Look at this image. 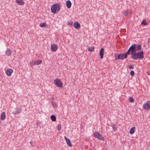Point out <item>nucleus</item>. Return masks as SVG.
<instances>
[{
    "mask_svg": "<svg viewBox=\"0 0 150 150\" xmlns=\"http://www.w3.org/2000/svg\"><path fill=\"white\" fill-rule=\"evenodd\" d=\"M136 48L132 59L135 60H142L144 58L143 52L142 51H140L142 49V45L140 44H136Z\"/></svg>",
    "mask_w": 150,
    "mask_h": 150,
    "instance_id": "1",
    "label": "nucleus"
},
{
    "mask_svg": "<svg viewBox=\"0 0 150 150\" xmlns=\"http://www.w3.org/2000/svg\"><path fill=\"white\" fill-rule=\"evenodd\" d=\"M136 44H134L132 45L129 48L128 50L124 54L125 55V57H127V55H129L130 52V54L131 55V58L132 57L133 54L134 52L135 49L136 48Z\"/></svg>",
    "mask_w": 150,
    "mask_h": 150,
    "instance_id": "2",
    "label": "nucleus"
},
{
    "mask_svg": "<svg viewBox=\"0 0 150 150\" xmlns=\"http://www.w3.org/2000/svg\"><path fill=\"white\" fill-rule=\"evenodd\" d=\"M60 6L58 3L53 4L51 8V11L54 14L56 13L57 12H58L60 11Z\"/></svg>",
    "mask_w": 150,
    "mask_h": 150,
    "instance_id": "3",
    "label": "nucleus"
},
{
    "mask_svg": "<svg viewBox=\"0 0 150 150\" xmlns=\"http://www.w3.org/2000/svg\"><path fill=\"white\" fill-rule=\"evenodd\" d=\"M115 57L116 60H117V59H123L127 58L125 57V54L123 53H121L120 54H115Z\"/></svg>",
    "mask_w": 150,
    "mask_h": 150,
    "instance_id": "4",
    "label": "nucleus"
},
{
    "mask_svg": "<svg viewBox=\"0 0 150 150\" xmlns=\"http://www.w3.org/2000/svg\"><path fill=\"white\" fill-rule=\"evenodd\" d=\"M54 84L57 87H62V83L58 79L54 80Z\"/></svg>",
    "mask_w": 150,
    "mask_h": 150,
    "instance_id": "5",
    "label": "nucleus"
},
{
    "mask_svg": "<svg viewBox=\"0 0 150 150\" xmlns=\"http://www.w3.org/2000/svg\"><path fill=\"white\" fill-rule=\"evenodd\" d=\"M143 107L145 110H150V101H147L146 103H144L143 105Z\"/></svg>",
    "mask_w": 150,
    "mask_h": 150,
    "instance_id": "6",
    "label": "nucleus"
},
{
    "mask_svg": "<svg viewBox=\"0 0 150 150\" xmlns=\"http://www.w3.org/2000/svg\"><path fill=\"white\" fill-rule=\"evenodd\" d=\"M94 136L95 137L97 138L100 140L102 141H103L104 140V138L103 137L102 135L100 134L98 132H96L95 133Z\"/></svg>",
    "mask_w": 150,
    "mask_h": 150,
    "instance_id": "7",
    "label": "nucleus"
},
{
    "mask_svg": "<svg viewBox=\"0 0 150 150\" xmlns=\"http://www.w3.org/2000/svg\"><path fill=\"white\" fill-rule=\"evenodd\" d=\"M13 70L11 69H8L6 71L5 73L8 76H11Z\"/></svg>",
    "mask_w": 150,
    "mask_h": 150,
    "instance_id": "8",
    "label": "nucleus"
},
{
    "mask_svg": "<svg viewBox=\"0 0 150 150\" xmlns=\"http://www.w3.org/2000/svg\"><path fill=\"white\" fill-rule=\"evenodd\" d=\"M21 108H17L15 109L14 110L13 112L12 113L14 115L18 114L20 113L21 111Z\"/></svg>",
    "mask_w": 150,
    "mask_h": 150,
    "instance_id": "9",
    "label": "nucleus"
},
{
    "mask_svg": "<svg viewBox=\"0 0 150 150\" xmlns=\"http://www.w3.org/2000/svg\"><path fill=\"white\" fill-rule=\"evenodd\" d=\"M57 46L56 44H52L51 45V50L52 51H56L57 50Z\"/></svg>",
    "mask_w": 150,
    "mask_h": 150,
    "instance_id": "10",
    "label": "nucleus"
},
{
    "mask_svg": "<svg viewBox=\"0 0 150 150\" xmlns=\"http://www.w3.org/2000/svg\"><path fill=\"white\" fill-rule=\"evenodd\" d=\"M64 138L66 142L67 145L69 146H72V144L70 140L66 136L64 137Z\"/></svg>",
    "mask_w": 150,
    "mask_h": 150,
    "instance_id": "11",
    "label": "nucleus"
},
{
    "mask_svg": "<svg viewBox=\"0 0 150 150\" xmlns=\"http://www.w3.org/2000/svg\"><path fill=\"white\" fill-rule=\"evenodd\" d=\"M73 26L76 29H79L81 27L80 23L77 22H76L74 23Z\"/></svg>",
    "mask_w": 150,
    "mask_h": 150,
    "instance_id": "12",
    "label": "nucleus"
},
{
    "mask_svg": "<svg viewBox=\"0 0 150 150\" xmlns=\"http://www.w3.org/2000/svg\"><path fill=\"white\" fill-rule=\"evenodd\" d=\"M104 52V49L103 48H101L100 51V56L101 59L103 58Z\"/></svg>",
    "mask_w": 150,
    "mask_h": 150,
    "instance_id": "13",
    "label": "nucleus"
},
{
    "mask_svg": "<svg viewBox=\"0 0 150 150\" xmlns=\"http://www.w3.org/2000/svg\"><path fill=\"white\" fill-rule=\"evenodd\" d=\"M16 3L18 5H23L24 4L23 0H16Z\"/></svg>",
    "mask_w": 150,
    "mask_h": 150,
    "instance_id": "14",
    "label": "nucleus"
},
{
    "mask_svg": "<svg viewBox=\"0 0 150 150\" xmlns=\"http://www.w3.org/2000/svg\"><path fill=\"white\" fill-rule=\"evenodd\" d=\"M66 6L68 8H69L71 7V2L69 0H68L67 1L66 3Z\"/></svg>",
    "mask_w": 150,
    "mask_h": 150,
    "instance_id": "15",
    "label": "nucleus"
},
{
    "mask_svg": "<svg viewBox=\"0 0 150 150\" xmlns=\"http://www.w3.org/2000/svg\"><path fill=\"white\" fill-rule=\"evenodd\" d=\"M6 118V115L4 112H3L1 114V120H4Z\"/></svg>",
    "mask_w": 150,
    "mask_h": 150,
    "instance_id": "16",
    "label": "nucleus"
},
{
    "mask_svg": "<svg viewBox=\"0 0 150 150\" xmlns=\"http://www.w3.org/2000/svg\"><path fill=\"white\" fill-rule=\"evenodd\" d=\"M6 53L7 55L9 56L11 54V51L8 48H7Z\"/></svg>",
    "mask_w": 150,
    "mask_h": 150,
    "instance_id": "17",
    "label": "nucleus"
},
{
    "mask_svg": "<svg viewBox=\"0 0 150 150\" xmlns=\"http://www.w3.org/2000/svg\"><path fill=\"white\" fill-rule=\"evenodd\" d=\"M42 63V61L41 60H39L38 59L36 61H35L34 62V64H36L38 65L41 64Z\"/></svg>",
    "mask_w": 150,
    "mask_h": 150,
    "instance_id": "18",
    "label": "nucleus"
},
{
    "mask_svg": "<svg viewBox=\"0 0 150 150\" xmlns=\"http://www.w3.org/2000/svg\"><path fill=\"white\" fill-rule=\"evenodd\" d=\"M135 131L134 127H132L131 128L129 131V133L131 134H133L134 133Z\"/></svg>",
    "mask_w": 150,
    "mask_h": 150,
    "instance_id": "19",
    "label": "nucleus"
},
{
    "mask_svg": "<svg viewBox=\"0 0 150 150\" xmlns=\"http://www.w3.org/2000/svg\"><path fill=\"white\" fill-rule=\"evenodd\" d=\"M50 118L51 120L53 121H56V117L55 116L53 115H52L51 116Z\"/></svg>",
    "mask_w": 150,
    "mask_h": 150,
    "instance_id": "20",
    "label": "nucleus"
},
{
    "mask_svg": "<svg viewBox=\"0 0 150 150\" xmlns=\"http://www.w3.org/2000/svg\"><path fill=\"white\" fill-rule=\"evenodd\" d=\"M88 51L90 52H92L94 50V48L93 47H89L88 48Z\"/></svg>",
    "mask_w": 150,
    "mask_h": 150,
    "instance_id": "21",
    "label": "nucleus"
},
{
    "mask_svg": "<svg viewBox=\"0 0 150 150\" xmlns=\"http://www.w3.org/2000/svg\"><path fill=\"white\" fill-rule=\"evenodd\" d=\"M52 105V107L54 108H56L57 107V105L54 102H51Z\"/></svg>",
    "mask_w": 150,
    "mask_h": 150,
    "instance_id": "22",
    "label": "nucleus"
},
{
    "mask_svg": "<svg viewBox=\"0 0 150 150\" xmlns=\"http://www.w3.org/2000/svg\"><path fill=\"white\" fill-rule=\"evenodd\" d=\"M112 127L114 131L115 132L117 130V127L116 125H113Z\"/></svg>",
    "mask_w": 150,
    "mask_h": 150,
    "instance_id": "23",
    "label": "nucleus"
},
{
    "mask_svg": "<svg viewBox=\"0 0 150 150\" xmlns=\"http://www.w3.org/2000/svg\"><path fill=\"white\" fill-rule=\"evenodd\" d=\"M129 100L130 102L133 103L134 101L133 98L132 97H129Z\"/></svg>",
    "mask_w": 150,
    "mask_h": 150,
    "instance_id": "24",
    "label": "nucleus"
},
{
    "mask_svg": "<svg viewBox=\"0 0 150 150\" xmlns=\"http://www.w3.org/2000/svg\"><path fill=\"white\" fill-rule=\"evenodd\" d=\"M61 125L60 124H58L57 126V130L58 131H59L61 129Z\"/></svg>",
    "mask_w": 150,
    "mask_h": 150,
    "instance_id": "25",
    "label": "nucleus"
},
{
    "mask_svg": "<svg viewBox=\"0 0 150 150\" xmlns=\"http://www.w3.org/2000/svg\"><path fill=\"white\" fill-rule=\"evenodd\" d=\"M40 26L42 27L45 26V23H41L40 24Z\"/></svg>",
    "mask_w": 150,
    "mask_h": 150,
    "instance_id": "26",
    "label": "nucleus"
},
{
    "mask_svg": "<svg viewBox=\"0 0 150 150\" xmlns=\"http://www.w3.org/2000/svg\"><path fill=\"white\" fill-rule=\"evenodd\" d=\"M67 24L69 25H71L73 24V22L71 21H68Z\"/></svg>",
    "mask_w": 150,
    "mask_h": 150,
    "instance_id": "27",
    "label": "nucleus"
},
{
    "mask_svg": "<svg viewBox=\"0 0 150 150\" xmlns=\"http://www.w3.org/2000/svg\"><path fill=\"white\" fill-rule=\"evenodd\" d=\"M134 74V71L131 70L130 72V74L132 76H133Z\"/></svg>",
    "mask_w": 150,
    "mask_h": 150,
    "instance_id": "28",
    "label": "nucleus"
},
{
    "mask_svg": "<svg viewBox=\"0 0 150 150\" xmlns=\"http://www.w3.org/2000/svg\"><path fill=\"white\" fill-rule=\"evenodd\" d=\"M141 24H144V25H146L147 23L144 20H143L142 21V22L141 23Z\"/></svg>",
    "mask_w": 150,
    "mask_h": 150,
    "instance_id": "29",
    "label": "nucleus"
},
{
    "mask_svg": "<svg viewBox=\"0 0 150 150\" xmlns=\"http://www.w3.org/2000/svg\"><path fill=\"white\" fill-rule=\"evenodd\" d=\"M128 14V10H127L126 11H125V12L124 13V14L125 16H127Z\"/></svg>",
    "mask_w": 150,
    "mask_h": 150,
    "instance_id": "30",
    "label": "nucleus"
},
{
    "mask_svg": "<svg viewBox=\"0 0 150 150\" xmlns=\"http://www.w3.org/2000/svg\"><path fill=\"white\" fill-rule=\"evenodd\" d=\"M129 69H133L134 68L133 66L131 65H129Z\"/></svg>",
    "mask_w": 150,
    "mask_h": 150,
    "instance_id": "31",
    "label": "nucleus"
},
{
    "mask_svg": "<svg viewBox=\"0 0 150 150\" xmlns=\"http://www.w3.org/2000/svg\"><path fill=\"white\" fill-rule=\"evenodd\" d=\"M148 40L149 42H150V38L148 39Z\"/></svg>",
    "mask_w": 150,
    "mask_h": 150,
    "instance_id": "32",
    "label": "nucleus"
},
{
    "mask_svg": "<svg viewBox=\"0 0 150 150\" xmlns=\"http://www.w3.org/2000/svg\"><path fill=\"white\" fill-rule=\"evenodd\" d=\"M32 141H30V143L31 144V145H32Z\"/></svg>",
    "mask_w": 150,
    "mask_h": 150,
    "instance_id": "33",
    "label": "nucleus"
}]
</instances>
